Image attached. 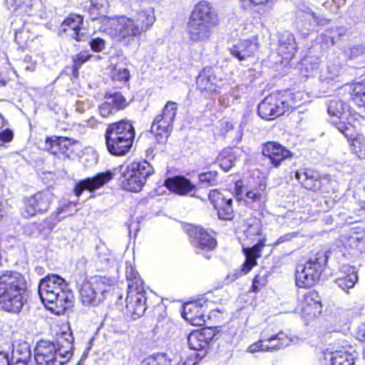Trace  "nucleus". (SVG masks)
<instances>
[{
  "mask_svg": "<svg viewBox=\"0 0 365 365\" xmlns=\"http://www.w3.org/2000/svg\"><path fill=\"white\" fill-rule=\"evenodd\" d=\"M29 285L25 276L17 271L4 270L0 274V309L19 314L27 302Z\"/></svg>",
  "mask_w": 365,
  "mask_h": 365,
  "instance_id": "1",
  "label": "nucleus"
},
{
  "mask_svg": "<svg viewBox=\"0 0 365 365\" xmlns=\"http://www.w3.org/2000/svg\"><path fill=\"white\" fill-rule=\"evenodd\" d=\"M66 288L65 279L57 274H48L39 282L38 294L42 302L56 315L63 314L73 306V294Z\"/></svg>",
  "mask_w": 365,
  "mask_h": 365,
  "instance_id": "2",
  "label": "nucleus"
},
{
  "mask_svg": "<svg viewBox=\"0 0 365 365\" xmlns=\"http://www.w3.org/2000/svg\"><path fill=\"white\" fill-rule=\"evenodd\" d=\"M220 21L219 14L213 4L207 0L199 1L194 5L187 22L190 40L193 42L208 41Z\"/></svg>",
  "mask_w": 365,
  "mask_h": 365,
  "instance_id": "3",
  "label": "nucleus"
},
{
  "mask_svg": "<svg viewBox=\"0 0 365 365\" xmlns=\"http://www.w3.org/2000/svg\"><path fill=\"white\" fill-rule=\"evenodd\" d=\"M73 341L72 334L67 333L58 339L57 346L53 342L41 340L34 349L36 365L66 364L73 355Z\"/></svg>",
  "mask_w": 365,
  "mask_h": 365,
  "instance_id": "4",
  "label": "nucleus"
},
{
  "mask_svg": "<svg viewBox=\"0 0 365 365\" xmlns=\"http://www.w3.org/2000/svg\"><path fill=\"white\" fill-rule=\"evenodd\" d=\"M328 261V256L322 250L312 255L303 265L295 271V284L299 288L310 289L317 284Z\"/></svg>",
  "mask_w": 365,
  "mask_h": 365,
  "instance_id": "5",
  "label": "nucleus"
},
{
  "mask_svg": "<svg viewBox=\"0 0 365 365\" xmlns=\"http://www.w3.org/2000/svg\"><path fill=\"white\" fill-rule=\"evenodd\" d=\"M225 79L222 67L217 65L204 66L195 78L196 90L207 98L220 93L221 83Z\"/></svg>",
  "mask_w": 365,
  "mask_h": 365,
  "instance_id": "6",
  "label": "nucleus"
},
{
  "mask_svg": "<svg viewBox=\"0 0 365 365\" xmlns=\"http://www.w3.org/2000/svg\"><path fill=\"white\" fill-rule=\"evenodd\" d=\"M183 230L197 254L212 252L217 247L216 232L213 230L206 229L202 225L190 223L185 224L183 226Z\"/></svg>",
  "mask_w": 365,
  "mask_h": 365,
  "instance_id": "7",
  "label": "nucleus"
},
{
  "mask_svg": "<svg viewBox=\"0 0 365 365\" xmlns=\"http://www.w3.org/2000/svg\"><path fill=\"white\" fill-rule=\"evenodd\" d=\"M302 187L313 192L329 193L332 190V180L329 175H320L318 171L304 168L294 174Z\"/></svg>",
  "mask_w": 365,
  "mask_h": 365,
  "instance_id": "8",
  "label": "nucleus"
},
{
  "mask_svg": "<svg viewBox=\"0 0 365 365\" xmlns=\"http://www.w3.org/2000/svg\"><path fill=\"white\" fill-rule=\"evenodd\" d=\"M261 154L270 168L279 169L291 161L294 153L287 146L276 140H268L261 144Z\"/></svg>",
  "mask_w": 365,
  "mask_h": 365,
  "instance_id": "9",
  "label": "nucleus"
},
{
  "mask_svg": "<svg viewBox=\"0 0 365 365\" xmlns=\"http://www.w3.org/2000/svg\"><path fill=\"white\" fill-rule=\"evenodd\" d=\"M53 200V194L48 190L38 191L22 199L20 214L24 218H30L46 212Z\"/></svg>",
  "mask_w": 365,
  "mask_h": 365,
  "instance_id": "10",
  "label": "nucleus"
},
{
  "mask_svg": "<svg viewBox=\"0 0 365 365\" xmlns=\"http://www.w3.org/2000/svg\"><path fill=\"white\" fill-rule=\"evenodd\" d=\"M107 29L118 41L127 45L143 34L135 23L134 19L125 16L113 19Z\"/></svg>",
  "mask_w": 365,
  "mask_h": 365,
  "instance_id": "11",
  "label": "nucleus"
},
{
  "mask_svg": "<svg viewBox=\"0 0 365 365\" xmlns=\"http://www.w3.org/2000/svg\"><path fill=\"white\" fill-rule=\"evenodd\" d=\"M297 309L306 322L318 318L322 312V303L319 292L314 289L306 292L299 300Z\"/></svg>",
  "mask_w": 365,
  "mask_h": 365,
  "instance_id": "12",
  "label": "nucleus"
},
{
  "mask_svg": "<svg viewBox=\"0 0 365 365\" xmlns=\"http://www.w3.org/2000/svg\"><path fill=\"white\" fill-rule=\"evenodd\" d=\"M280 339V345L277 346H288L292 342V338L283 331L279 330L277 326L274 324H268L262 330L260 333V338L258 341L254 342L248 347V351L250 353L258 351H263L264 348L259 347L258 344L262 345H267L274 341L275 338Z\"/></svg>",
  "mask_w": 365,
  "mask_h": 365,
  "instance_id": "13",
  "label": "nucleus"
},
{
  "mask_svg": "<svg viewBox=\"0 0 365 365\" xmlns=\"http://www.w3.org/2000/svg\"><path fill=\"white\" fill-rule=\"evenodd\" d=\"M208 200L217 211L221 220L232 221L235 218L233 199L217 189H212L208 193Z\"/></svg>",
  "mask_w": 365,
  "mask_h": 365,
  "instance_id": "14",
  "label": "nucleus"
},
{
  "mask_svg": "<svg viewBox=\"0 0 365 365\" xmlns=\"http://www.w3.org/2000/svg\"><path fill=\"white\" fill-rule=\"evenodd\" d=\"M277 91L264 97L257 106V114L263 120H272L284 114Z\"/></svg>",
  "mask_w": 365,
  "mask_h": 365,
  "instance_id": "15",
  "label": "nucleus"
},
{
  "mask_svg": "<svg viewBox=\"0 0 365 365\" xmlns=\"http://www.w3.org/2000/svg\"><path fill=\"white\" fill-rule=\"evenodd\" d=\"M209 309L200 300L189 302L183 305L182 317L192 326H205L206 317H210Z\"/></svg>",
  "mask_w": 365,
  "mask_h": 365,
  "instance_id": "16",
  "label": "nucleus"
},
{
  "mask_svg": "<svg viewBox=\"0 0 365 365\" xmlns=\"http://www.w3.org/2000/svg\"><path fill=\"white\" fill-rule=\"evenodd\" d=\"M105 101L98 106L100 115L103 118H108L116 113L125 110L130 105V102L119 91L106 93Z\"/></svg>",
  "mask_w": 365,
  "mask_h": 365,
  "instance_id": "17",
  "label": "nucleus"
},
{
  "mask_svg": "<svg viewBox=\"0 0 365 365\" xmlns=\"http://www.w3.org/2000/svg\"><path fill=\"white\" fill-rule=\"evenodd\" d=\"M163 185L170 192L180 196H194L198 190L197 185L181 175L166 178Z\"/></svg>",
  "mask_w": 365,
  "mask_h": 365,
  "instance_id": "18",
  "label": "nucleus"
},
{
  "mask_svg": "<svg viewBox=\"0 0 365 365\" xmlns=\"http://www.w3.org/2000/svg\"><path fill=\"white\" fill-rule=\"evenodd\" d=\"M113 178L110 170L99 173L92 178H87L77 182L73 187L74 195L79 197L83 191L93 192L108 183Z\"/></svg>",
  "mask_w": 365,
  "mask_h": 365,
  "instance_id": "19",
  "label": "nucleus"
},
{
  "mask_svg": "<svg viewBox=\"0 0 365 365\" xmlns=\"http://www.w3.org/2000/svg\"><path fill=\"white\" fill-rule=\"evenodd\" d=\"M76 143L71 138L51 135L46 138L44 149L53 155L69 158L71 148Z\"/></svg>",
  "mask_w": 365,
  "mask_h": 365,
  "instance_id": "20",
  "label": "nucleus"
},
{
  "mask_svg": "<svg viewBox=\"0 0 365 365\" xmlns=\"http://www.w3.org/2000/svg\"><path fill=\"white\" fill-rule=\"evenodd\" d=\"M107 292L104 287H98V284L92 279L84 280L79 289V299L85 306H96L99 304L100 294Z\"/></svg>",
  "mask_w": 365,
  "mask_h": 365,
  "instance_id": "21",
  "label": "nucleus"
},
{
  "mask_svg": "<svg viewBox=\"0 0 365 365\" xmlns=\"http://www.w3.org/2000/svg\"><path fill=\"white\" fill-rule=\"evenodd\" d=\"M284 106V113H290L308 102V95L304 91L286 89L277 91Z\"/></svg>",
  "mask_w": 365,
  "mask_h": 365,
  "instance_id": "22",
  "label": "nucleus"
},
{
  "mask_svg": "<svg viewBox=\"0 0 365 365\" xmlns=\"http://www.w3.org/2000/svg\"><path fill=\"white\" fill-rule=\"evenodd\" d=\"M214 334L210 329L205 327L191 331L187 336V344L190 349L204 351L203 355L207 353Z\"/></svg>",
  "mask_w": 365,
  "mask_h": 365,
  "instance_id": "23",
  "label": "nucleus"
},
{
  "mask_svg": "<svg viewBox=\"0 0 365 365\" xmlns=\"http://www.w3.org/2000/svg\"><path fill=\"white\" fill-rule=\"evenodd\" d=\"M209 309V314L219 312L223 314L226 312L223 307H215V305L225 304L228 300V292L222 288H215L203 294L200 298Z\"/></svg>",
  "mask_w": 365,
  "mask_h": 365,
  "instance_id": "24",
  "label": "nucleus"
},
{
  "mask_svg": "<svg viewBox=\"0 0 365 365\" xmlns=\"http://www.w3.org/2000/svg\"><path fill=\"white\" fill-rule=\"evenodd\" d=\"M135 137L104 138L108 152L113 156L123 157L131 150Z\"/></svg>",
  "mask_w": 365,
  "mask_h": 365,
  "instance_id": "25",
  "label": "nucleus"
},
{
  "mask_svg": "<svg viewBox=\"0 0 365 365\" xmlns=\"http://www.w3.org/2000/svg\"><path fill=\"white\" fill-rule=\"evenodd\" d=\"M257 36L252 38L243 39L229 48L230 53L240 61H245L253 56L258 48Z\"/></svg>",
  "mask_w": 365,
  "mask_h": 365,
  "instance_id": "26",
  "label": "nucleus"
},
{
  "mask_svg": "<svg viewBox=\"0 0 365 365\" xmlns=\"http://www.w3.org/2000/svg\"><path fill=\"white\" fill-rule=\"evenodd\" d=\"M135 137V130L132 122L128 119H120L107 124L104 138Z\"/></svg>",
  "mask_w": 365,
  "mask_h": 365,
  "instance_id": "27",
  "label": "nucleus"
},
{
  "mask_svg": "<svg viewBox=\"0 0 365 365\" xmlns=\"http://www.w3.org/2000/svg\"><path fill=\"white\" fill-rule=\"evenodd\" d=\"M83 24V18L81 15L70 14L61 23V31L69 34L72 38L79 42L83 41V35L80 34Z\"/></svg>",
  "mask_w": 365,
  "mask_h": 365,
  "instance_id": "28",
  "label": "nucleus"
},
{
  "mask_svg": "<svg viewBox=\"0 0 365 365\" xmlns=\"http://www.w3.org/2000/svg\"><path fill=\"white\" fill-rule=\"evenodd\" d=\"M126 304L125 307V314L133 320H135L142 317L145 310V300L140 293L130 297H127Z\"/></svg>",
  "mask_w": 365,
  "mask_h": 365,
  "instance_id": "29",
  "label": "nucleus"
},
{
  "mask_svg": "<svg viewBox=\"0 0 365 365\" xmlns=\"http://www.w3.org/2000/svg\"><path fill=\"white\" fill-rule=\"evenodd\" d=\"M245 240L250 244L258 243L264 239L266 244L267 238L264 234L262 223L260 219L255 217L250 219L246 222V228L244 230Z\"/></svg>",
  "mask_w": 365,
  "mask_h": 365,
  "instance_id": "30",
  "label": "nucleus"
},
{
  "mask_svg": "<svg viewBox=\"0 0 365 365\" xmlns=\"http://www.w3.org/2000/svg\"><path fill=\"white\" fill-rule=\"evenodd\" d=\"M173 128V123L155 116L150 128V132L159 144H165L168 141Z\"/></svg>",
  "mask_w": 365,
  "mask_h": 365,
  "instance_id": "31",
  "label": "nucleus"
},
{
  "mask_svg": "<svg viewBox=\"0 0 365 365\" xmlns=\"http://www.w3.org/2000/svg\"><path fill=\"white\" fill-rule=\"evenodd\" d=\"M242 200L246 206L253 210H263L266 202L264 190L260 187H254L245 192Z\"/></svg>",
  "mask_w": 365,
  "mask_h": 365,
  "instance_id": "32",
  "label": "nucleus"
},
{
  "mask_svg": "<svg viewBox=\"0 0 365 365\" xmlns=\"http://www.w3.org/2000/svg\"><path fill=\"white\" fill-rule=\"evenodd\" d=\"M266 246L264 243V239L258 243H254L253 246L242 249V252L245 256V260L243 262V270L251 271L257 264V259L262 255V251Z\"/></svg>",
  "mask_w": 365,
  "mask_h": 365,
  "instance_id": "33",
  "label": "nucleus"
},
{
  "mask_svg": "<svg viewBox=\"0 0 365 365\" xmlns=\"http://www.w3.org/2000/svg\"><path fill=\"white\" fill-rule=\"evenodd\" d=\"M358 279L357 274L349 265H343L339 270L335 283L343 290L352 288Z\"/></svg>",
  "mask_w": 365,
  "mask_h": 365,
  "instance_id": "34",
  "label": "nucleus"
},
{
  "mask_svg": "<svg viewBox=\"0 0 365 365\" xmlns=\"http://www.w3.org/2000/svg\"><path fill=\"white\" fill-rule=\"evenodd\" d=\"M121 185L125 190L138 192L142 190L146 182L132 172L129 168H126L122 174Z\"/></svg>",
  "mask_w": 365,
  "mask_h": 365,
  "instance_id": "35",
  "label": "nucleus"
},
{
  "mask_svg": "<svg viewBox=\"0 0 365 365\" xmlns=\"http://www.w3.org/2000/svg\"><path fill=\"white\" fill-rule=\"evenodd\" d=\"M125 273L129 292L135 291L137 293H140L143 291L144 282L130 263L126 264Z\"/></svg>",
  "mask_w": 365,
  "mask_h": 365,
  "instance_id": "36",
  "label": "nucleus"
},
{
  "mask_svg": "<svg viewBox=\"0 0 365 365\" xmlns=\"http://www.w3.org/2000/svg\"><path fill=\"white\" fill-rule=\"evenodd\" d=\"M134 21L142 33L146 32L153 25L155 21L153 9L150 8L139 10L136 13Z\"/></svg>",
  "mask_w": 365,
  "mask_h": 365,
  "instance_id": "37",
  "label": "nucleus"
},
{
  "mask_svg": "<svg viewBox=\"0 0 365 365\" xmlns=\"http://www.w3.org/2000/svg\"><path fill=\"white\" fill-rule=\"evenodd\" d=\"M105 0H78L80 8L87 12L90 19L97 20L102 16L101 9L104 6Z\"/></svg>",
  "mask_w": 365,
  "mask_h": 365,
  "instance_id": "38",
  "label": "nucleus"
},
{
  "mask_svg": "<svg viewBox=\"0 0 365 365\" xmlns=\"http://www.w3.org/2000/svg\"><path fill=\"white\" fill-rule=\"evenodd\" d=\"M127 168L145 182H146L147 179L155 172L151 164L145 160H135L127 166Z\"/></svg>",
  "mask_w": 365,
  "mask_h": 365,
  "instance_id": "39",
  "label": "nucleus"
},
{
  "mask_svg": "<svg viewBox=\"0 0 365 365\" xmlns=\"http://www.w3.org/2000/svg\"><path fill=\"white\" fill-rule=\"evenodd\" d=\"M34 37L26 29L21 28L15 32L14 41L18 45V50L31 51Z\"/></svg>",
  "mask_w": 365,
  "mask_h": 365,
  "instance_id": "40",
  "label": "nucleus"
},
{
  "mask_svg": "<svg viewBox=\"0 0 365 365\" xmlns=\"http://www.w3.org/2000/svg\"><path fill=\"white\" fill-rule=\"evenodd\" d=\"M93 58V55L88 50H83L72 56V63L68 68L71 71V75L73 78H78L79 76V70L82 66L89 61Z\"/></svg>",
  "mask_w": 365,
  "mask_h": 365,
  "instance_id": "41",
  "label": "nucleus"
},
{
  "mask_svg": "<svg viewBox=\"0 0 365 365\" xmlns=\"http://www.w3.org/2000/svg\"><path fill=\"white\" fill-rule=\"evenodd\" d=\"M327 112L329 115L335 116L341 120L349 113V107L341 100L332 99L329 102Z\"/></svg>",
  "mask_w": 365,
  "mask_h": 365,
  "instance_id": "42",
  "label": "nucleus"
},
{
  "mask_svg": "<svg viewBox=\"0 0 365 365\" xmlns=\"http://www.w3.org/2000/svg\"><path fill=\"white\" fill-rule=\"evenodd\" d=\"M351 152L359 158H365V138L361 133H356L354 138L349 142Z\"/></svg>",
  "mask_w": 365,
  "mask_h": 365,
  "instance_id": "43",
  "label": "nucleus"
},
{
  "mask_svg": "<svg viewBox=\"0 0 365 365\" xmlns=\"http://www.w3.org/2000/svg\"><path fill=\"white\" fill-rule=\"evenodd\" d=\"M173 361L166 353H154L142 361V365H173Z\"/></svg>",
  "mask_w": 365,
  "mask_h": 365,
  "instance_id": "44",
  "label": "nucleus"
},
{
  "mask_svg": "<svg viewBox=\"0 0 365 365\" xmlns=\"http://www.w3.org/2000/svg\"><path fill=\"white\" fill-rule=\"evenodd\" d=\"M331 364V365H354V358L351 353L339 350L332 353Z\"/></svg>",
  "mask_w": 365,
  "mask_h": 365,
  "instance_id": "45",
  "label": "nucleus"
},
{
  "mask_svg": "<svg viewBox=\"0 0 365 365\" xmlns=\"http://www.w3.org/2000/svg\"><path fill=\"white\" fill-rule=\"evenodd\" d=\"M268 276L266 272H258L252 280V285L249 289V292L257 294L265 288L268 284Z\"/></svg>",
  "mask_w": 365,
  "mask_h": 365,
  "instance_id": "46",
  "label": "nucleus"
},
{
  "mask_svg": "<svg viewBox=\"0 0 365 365\" xmlns=\"http://www.w3.org/2000/svg\"><path fill=\"white\" fill-rule=\"evenodd\" d=\"M178 110V107L177 103L169 101L163 108L161 113L156 116L158 118H162L163 120L170 123H174Z\"/></svg>",
  "mask_w": 365,
  "mask_h": 365,
  "instance_id": "47",
  "label": "nucleus"
},
{
  "mask_svg": "<svg viewBox=\"0 0 365 365\" xmlns=\"http://www.w3.org/2000/svg\"><path fill=\"white\" fill-rule=\"evenodd\" d=\"M216 161L225 172L229 171L235 165V158L230 149L222 150Z\"/></svg>",
  "mask_w": 365,
  "mask_h": 365,
  "instance_id": "48",
  "label": "nucleus"
},
{
  "mask_svg": "<svg viewBox=\"0 0 365 365\" xmlns=\"http://www.w3.org/2000/svg\"><path fill=\"white\" fill-rule=\"evenodd\" d=\"M351 99L357 106L365 108V85L363 83L353 85Z\"/></svg>",
  "mask_w": 365,
  "mask_h": 365,
  "instance_id": "49",
  "label": "nucleus"
},
{
  "mask_svg": "<svg viewBox=\"0 0 365 365\" xmlns=\"http://www.w3.org/2000/svg\"><path fill=\"white\" fill-rule=\"evenodd\" d=\"M197 179L205 186H215L219 182V173L216 170H209L200 173L197 176Z\"/></svg>",
  "mask_w": 365,
  "mask_h": 365,
  "instance_id": "50",
  "label": "nucleus"
},
{
  "mask_svg": "<svg viewBox=\"0 0 365 365\" xmlns=\"http://www.w3.org/2000/svg\"><path fill=\"white\" fill-rule=\"evenodd\" d=\"M110 78L113 81L128 83L130 78V71L128 68H121L115 64L110 71Z\"/></svg>",
  "mask_w": 365,
  "mask_h": 365,
  "instance_id": "51",
  "label": "nucleus"
},
{
  "mask_svg": "<svg viewBox=\"0 0 365 365\" xmlns=\"http://www.w3.org/2000/svg\"><path fill=\"white\" fill-rule=\"evenodd\" d=\"M339 30L337 27H331L325 30L322 34V41L327 47L332 46L339 41L341 34Z\"/></svg>",
  "mask_w": 365,
  "mask_h": 365,
  "instance_id": "52",
  "label": "nucleus"
},
{
  "mask_svg": "<svg viewBox=\"0 0 365 365\" xmlns=\"http://www.w3.org/2000/svg\"><path fill=\"white\" fill-rule=\"evenodd\" d=\"M23 357L26 358V361H32L31 351L29 346L26 344L19 345L13 350L11 360H15L19 358L22 360Z\"/></svg>",
  "mask_w": 365,
  "mask_h": 365,
  "instance_id": "53",
  "label": "nucleus"
},
{
  "mask_svg": "<svg viewBox=\"0 0 365 365\" xmlns=\"http://www.w3.org/2000/svg\"><path fill=\"white\" fill-rule=\"evenodd\" d=\"M334 125L347 138L348 141L350 142L356 135L354 130V126L350 123L345 124L344 123L333 122Z\"/></svg>",
  "mask_w": 365,
  "mask_h": 365,
  "instance_id": "54",
  "label": "nucleus"
},
{
  "mask_svg": "<svg viewBox=\"0 0 365 365\" xmlns=\"http://www.w3.org/2000/svg\"><path fill=\"white\" fill-rule=\"evenodd\" d=\"M272 0H240L243 10H253L257 7L266 6Z\"/></svg>",
  "mask_w": 365,
  "mask_h": 365,
  "instance_id": "55",
  "label": "nucleus"
},
{
  "mask_svg": "<svg viewBox=\"0 0 365 365\" xmlns=\"http://www.w3.org/2000/svg\"><path fill=\"white\" fill-rule=\"evenodd\" d=\"M346 4V0H324L322 5L327 11L336 13L341 6Z\"/></svg>",
  "mask_w": 365,
  "mask_h": 365,
  "instance_id": "56",
  "label": "nucleus"
},
{
  "mask_svg": "<svg viewBox=\"0 0 365 365\" xmlns=\"http://www.w3.org/2000/svg\"><path fill=\"white\" fill-rule=\"evenodd\" d=\"M302 17H304V18L312 17L314 24L318 26L326 25L327 24H328L330 21V20L326 17L317 16V14L312 11H307V12L303 11Z\"/></svg>",
  "mask_w": 365,
  "mask_h": 365,
  "instance_id": "57",
  "label": "nucleus"
},
{
  "mask_svg": "<svg viewBox=\"0 0 365 365\" xmlns=\"http://www.w3.org/2000/svg\"><path fill=\"white\" fill-rule=\"evenodd\" d=\"M93 282L98 284V287H104L106 289L107 287H112L115 284V279L113 277L106 276L94 277L91 278Z\"/></svg>",
  "mask_w": 365,
  "mask_h": 365,
  "instance_id": "58",
  "label": "nucleus"
},
{
  "mask_svg": "<svg viewBox=\"0 0 365 365\" xmlns=\"http://www.w3.org/2000/svg\"><path fill=\"white\" fill-rule=\"evenodd\" d=\"M88 44L91 50L96 53L101 52L106 48V41L101 37H96L91 39Z\"/></svg>",
  "mask_w": 365,
  "mask_h": 365,
  "instance_id": "59",
  "label": "nucleus"
},
{
  "mask_svg": "<svg viewBox=\"0 0 365 365\" xmlns=\"http://www.w3.org/2000/svg\"><path fill=\"white\" fill-rule=\"evenodd\" d=\"M250 271L243 270V264L241 265L239 269H235L232 272L229 273L227 275L226 279L229 282H234L236 279H239L243 275L248 274Z\"/></svg>",
  "mask_w": 365,
  "mask_h": 365,
  "instance_id": "60",
  "label": "nucleus"
},
{
  "mask_svg": "<svg viewBox=\"0 0 365 365\" xmlns=\"http://www.w3.org/2000/svg\"><path fill=\"white\" fill-rule=\"evenodd\" d=\"M280 339L277 337L274 339V341L272 343L267 344V345H262L261 344H258V346L259 347L264 348L263 351H277L281 349L284 348L285 346H277L278 345H280Z\"/></svg>",
  "mask_w": 365,
  "mask_h": 365,
  "instance_id": "61",
  "label": "nucleus"
},
{
  "mask_svg": "<svg viewBox=\"0 0 365 365\" xmlns=\"http://www.w3.org/2000/svg\"><path fill=\"white\" fill-rule=\"evenodd\" d=\"M14 136V132L9 128L0 131V141L2 143H10L13 140Z\"/></svg>",
  "mask_w": 365,
  "mask_h": 365,
  "instance_id": "62",
  "label": "nucleus"
},
{
  "mask_svg": "<svg viewBox=\"0 0 365 365\" xmlns=\"http://www.w3.org/2000/svg\"><path fill=\"white\" fill-rule=\"evenodd\" d=\"M0 365H11L8 352L0 351Z\"/></svg>",
  "mask_w": 365,
  "mask_h": 365,
  "instance_id": "63",
  "label": "nucleus"
},
{
  "mask_svg": "<svg viewBox=\"0 0 365 365\" xmlns=\"http://www.w3.org/2000/svg\"><path fill=\"white\" fill-rule=\"evenodd\" d=\"M356 337L361 342L365 344V326H362L358 328Z\"/></svg>",
  "mask_w": 365,
  "mask_h": 365,
  "instance_id": "64",
  "label": "nucleus"
}]
</instances>
